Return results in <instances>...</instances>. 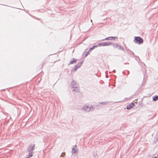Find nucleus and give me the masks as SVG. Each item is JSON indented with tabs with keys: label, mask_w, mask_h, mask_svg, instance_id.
Returning a JSON list of instances; mask_svg holds the SVG:
<instances>
[{
	"label": "nucleus",
	"mask_w": 158,
	"mask_h": 158,
	"mask_svg": "<svg viewBox=\"0 0 158 158\" xmlns=\"http://www.w3.org/2000/svg\"><path fill=\"white\" fill-rule=\"evenodd\" d=\"M90 107V108H91V110H90V111H93L94 110V106H91Z\"/></svg>",
	"instance_id": "nucleus-18"
},
{
	"label": "nucleus",
	"mask_w": 158,
	"mask_h": 158,
	"mask_svg": "<svg viewBox=\"0 0 158 158\" xmlns=\"http://www.w3.org/2000/svg\"><path fill=\"white\" fill-rule=\"evenodd\" d=\"M74 146H75V147H76V146H77L76 145H75Z\"/></svg>",
	"instance_id": "nucleus-24"
},
{
	"label": "nucleus",
	"mask_w": 158,
	"mask_h": 158,
	"mask_svg": "<svg viewBox=\"0 0 158 158\" xmlns=\"http://www.w3.org/2000/svg\"><path fill=\"white\" fill-rule=\"evenodd\" d=\"M118 48L119 49L122 50L123 51H124V48L123 47L121 46L120 45H118Z\"/></svg>",
	"instance_id": "nucleus-13"
},
{
	"label": "nucleus",
	"mask_w": 158,
	"mask_h": 158,
	"mask_svg": "<svg viewBox=\"0 0 158 158\" xmlns=\"http://www.w3.org/2000/svg\"><path fill=\"white\" fill-rule=\"evenodd\" d=\"M77 62V60L74 58H73L70 60L69 63L68 64V65H69L71 64H73L76 63Z\"/></svg>",
	"instance_id": "nucleus-7"
},
{
	"label": "nucleus",
	"mask_w": 158,
	"mask_h": 158,
	"mask_svg": "<svg viewBox=\"0 0 158 158\" xmlns=\"http://www.w3.org/2000/svg\"><path fill=\"white\" fill-rule=\"evenodd\" d=\"M35 145L33 144L32 146H31V145H30L28 146V147L31 149V150H32V151H33V150L35 149Z\"/></svg>",
	"instance_id": "nucleus-11"
},
{
	"label": "nucleus",
	"mask_w": 158,
	"mask_h": 158,
	"mask_svg": "<svg viewBox=\"0 0 158 158\" xmlns=\"http://www.w3.org/2000/svg\"><path fill=\"white\" fill-rule=\"evenodd\" d=\"M156 134V135L155 136V139H156V141H157L158 140V131H157Z\"/></svg>",
	"instance_id": "nucleus-16"
},
{
	"label": "nucleus",
	"mask_w": 158,
	"mask_h": 158,
	"mask_svg": "<svg viewBox=\"0 0 158 158\" xmlns=\"http://www.w3.org/2000/svg\"><path fill=\"white\" fill-rule=\"evenodd\" d=\"M152 100L154 101H156L158 100V96L155 95L152 97Z\"/></svg>",
	"instance_id": "nucleus-10"
},
{
	"label": "nucleus",
	"mask_w": 158,
	"mask_h": 158,
	"mask_svg": "<svg viewBox=\"0 0 158 158\" xmlns=\"http://www.w3.org/2000/svg\"><path fill=\"white\" fill-rule=\"evenodd\" d=\"M108 103V102L106 101H105L104 102H100L99 104H102L103 105H106Z\"/></svg>",
	"instance_id": "nucleus-15"
},
{
	"label": "nucleus",
	"mask_w": 158,
	"mask_h": 158,
	"mask_svg": "<svg viewBox=\"0 0 158 158\" xmlns=\"http://www.w3.org/2000/svg\"><path fill=\"white\" fill-rule=\"evenodd\" d=\"M113 71L114 72H115V70H113Z\"/></svg>",
	"instance_id": "nucleus-23"
},
{
	"label": "nucleus",
	"mask_w": 158,
	"mask_h": 158,
	"mask_svg": "<svg viewBox=\"0 0 158 158\" xmlns=\"http://www.w3.org/2000/svg\"><path fill=\"white\" fill-rule=\"evenodd\" d=\"M64 154V153H63H63H62L61 154V156H62V154Z\"/></svg>",
	"instance_id": "nucleus-21"
},
{
	"label": "nucleus",
	"mask_w": 158,
	"mask_h": 158,
	"mask_svg": "<svg viewBox=\"0 0 158 158\" xmlns=\"http://www.w3.org/2000/svg\"><path fill=\"white\" fill-rule=\"evenodd\" d=\"M96 47H97V46L94 45V46H93L92 47L90 48L89 50L86 53V54L85 55V57H86L89 54V53H90V52H91V51L92 50H93L95 48H96Z\"/></svg>",
	"instance_id": "nucleus-6"
},
{
	"label": "nucleus",
	"mask_w": 158,
	"mask_h": 158,
	"mask_svg": "<svg viewBox=\"0 0 158 158\" xmlns=\"http://www.w3.org/2000/svg\"><path fill=\"white\" fill-rule=\"evenodd\" d=\"M135 106V103L132 102L127 106V110H130L133 108Z\"/></svg>",
	"instance_id": "nucleus-5"
},
{
	"label": "nucleus",
	"mask_w": 158,
	"mask_h": 158,
	"mask_svg": "<svg viewBox=\"0 0 158 158\" xmlns=\"http://www.w3.org/2000/svg\"><path fill=\"white\" fill-rule=\"evenodd\" d=\"M129 64V63H127V62H126V63H124V64Z\"/></svg>",
	"instance_id": "nucleus-20"
},
{
	"label": "nucleus",
	"mask_w": 158,
	"mask_h": 158,
	"mask_svg": "<svg viewBox=\"0 0 158 158\" xmlns=\"http://www.w3.org/2000/svg\"><path fill=\"white\" fill-rule=\"evenodd\" d=\"M91 21L92 22V20H91Z\"/></svg>",
	"instance_id": "nucleus-25"
},
{
	"label": "nucleus",
	"mask_w": 158,
	"mask_h": 158,
	"mask_svg": "<svg viewBox=\"0 0 158 158\" xmlns=\"http://www.w3.org/2000/svg\"><path fill=\"white\" fill-rule=\"evenodd\" d=\"M83 62V61H82L77 63L75 66V68L73 69L74 71L75 72L76 71L77 69L81 66Z\"/></svg>",
	"instance_id": "nucleus-3"
},
{
	"label": "nucleus",
	"mask_w": 158,
	"mask_h": 158,
	"mask_svg": "<svg viewBox=\"0 0 158 158\" xmlns=\"http://www.w3.org/2000/svg\"><path fill=\"white\" fill-rule=\"evenodd\" d=\"M77 152V150L75 149L74 148H72V153H75Z\"/></svg>",
	"instance_id": "nucleus-12"
},
{
	"label": "nucleus",
	"mask_w": 158,
	"mask_h": 158,
	"mask_svg": "<svg viewBox=\"0 0 158 158\" xmlns=\"http://www.w3.org/2000/svg\"><path fill=\"white\" fill-rule=\"evenodd\" d=\"M77 84L74 80H73L71 82V86L72 90L73 91L78 92H79V89H77Z\"/></svg>",
	"instance_id": "nucleus-1"
},
{
	"label": "nucleus",
	"mask_w": 158,
	"mask_h": 158,
	"mask_svg": "<svg viewBox=\"0 0 158 158\" xmlns=\"http://www.w3.org/2000/svg\"><path fill=\"white\" fill-rule=\"evenodd\" d=\"M95 46H97V47H100V46H102V43H98V45H95Z\"/></svg>",
	"instance_id": "nucleus-17"
},
{
	"label": "nucleus",
	"mask_w": 158,
	"mask_h": 158,
	"mask_svg": "<svg viewBox=\"0 0 158 158\" xmlns=\"http://www.w3.org/2000/svg\"><path fill=\"white\" fill-rule=\"evenodd\" d=\"M134 42L135 44H142L143 40V39L139 36L134 37Z\"/></svg>",
	"instance_id": "nucleus-2"
},
{
	"label": "nucleus",
	"mask_w": 158,
	"mask_h": 158,
	"mask_svg": "<svg viewBox=\"0 0 158 158\" xmlns=\"http://www.w3.org/2000/svg\"><path fill=\"white\" fill-rule=\"evenodd\" d=\"M82 109H83V110H84L87 112H89L90 111V110H91V108H90V107L88 106H84V107Z\"/></svg>",
	"instance_id": "nucleus-8"
},
{
	"label": "nucleus",
	"mask_w": 158,
	"mask_h": 158,
	"mask_svg": "<svg viewBox=\"0 0 158 158\" xmlns=\"http://www.w3.org/2000/svg\"><path fill=\"white\" fill-rule=\"evenodd\" d=\"M112 44L113 45V46L114 48H117L118 46V45L117 44H113V43Z\"/></svg>",
	"instance_id": "nucleus-14"
},
{
	"label": "nucleus",
	"mask_w": 158,
	"mask_h": 158,
	"mask_svg": "<svg viewBox=\"0 0 158 158\" xmlns=\"http://www.w3.org/2000/svg\"><path fill=\"white\" fill-rule=\"evenodd\" d=\"M102 43V46H108L113 44L112 43L109 41L106 42H105Z\"/></svg>",
	"instance_id": "nucleus-9"
},
{
	"label": "nucleus",
	"mask_w": 158,
	"mask_h": 158,
	"mask_svg": "<svg viewBox=\"0 0 158 158\" xmlns=\"http://www.w3.org/2000/svg\"><path fill=\"white\" fill-rule=\"evenodd\" d=\"M116 38H117V37H116L115 36H110L106 37L105 38V39H103L102 40V41H104L105 40H115Z\"/></svg>",
	"instance_id": "nucleus-4"
},
{
	"label": "nucleus",
	"mask_w": 158,
	"mask_h": 158,
	"mask_svg": "<svg viewBox=\"0 0 158 158\" xmlns=\"http://www.w3.org/2000/svg\"><path fill=\"white\" fill-rule=\"evenodd\" d=\"M96 106H99V105H96Z\"/></svg>",
	"instance_id": "nucleus-22"
},
{
	"label": "nucleus",
	"mask_w": 158,
	"mask_h": 158,
	"mask_svg": "<svg viewBox=\"0 0 158 158\" xmlns=\"http://www.w3.org/2000/svg\"><path fill=\"white\" fill-rule=\"evenodd\" d=\"M129 50L130 52H131L132 54L133 55H134V53L133 52H131V50Z\"/></svg>",
	"instance_id": "nucleus-19"
}]
</instances>
